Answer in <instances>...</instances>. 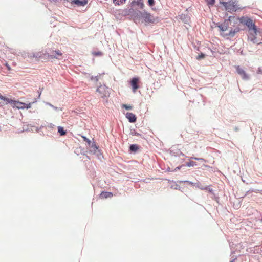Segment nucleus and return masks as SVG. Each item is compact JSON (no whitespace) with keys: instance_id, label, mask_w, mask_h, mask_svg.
<instances>
[{"instance_id":"f257e3e1","label":"nucleus","mask_w":262,"mask_h":262,"mask_svg":"<svg viewBox=\"0 0 262 262\" xmlns=\"http://www.w3.org/2000/svg\"><path fill=\"white\" fill-rule=\"evenodd\" d=\"M129 12L132 13V16L134 20H137L142 18L146 25L156 24L159 21L158 17H155L150 13L147 11L142 12L141 11H135L132 8L129 9Z\"/></svg>"},{"instance_id":"f03ea898","label":"nucleus","mask_w":262,"mask_h":262,"mask_svg":"<svg viewBox=\"0 0 262 262\" xmlns=\"http://www.w3.org/2000/svg\"><path fill=\"white\" fill-rule=\"evenodd\" d=\"M228 20L233 23H237L239 21L241 24L246 25L248 28L249 31L252 29L255 30V28H256L255 24L253 23V20L248 17L242 16L239 18H237L235 16H229Z\"/></svg>"},{"instance_id":"7ed1b4c3","label":"nucleus","mask_w":262,"mask_h":262,"mask_svg":"<svg viewBox=\"0 0 262 262\" xmlns=\"http://www.w3.org/2000/svg\"><path fill=\"white\" fill-rule=\"evenodd\" d=\"M221 3L224 6L226 10L229 12H235L237 9L236 4L232 1H230L228 2H221Z\"/></svg>"},{"instance_id":"20e7f679","label":"nucleus","mask_w":262,"mask_h":262,"mask_svg":"<svg viewBox=\"0 0 262 262\" xmlns=\"http://www.w3.org/2000/svg\"><path fill=\"white\" fill-rule=\"evenodd\" d=\"M97 92L102 98H107L110 96L108 88L105 85H100L97 89Z\"/></svg>"},{"instance_id":"39448f33","label":"nucleus","mask_w":262,"mask_h":262,"mask_svg":"<svg viewBox=\"0 0 262 262\" xmlns=\"http://www.w3.org/2000/svg\"><path fill=\"white\" fill-rule=\"evenodd\" d=\"M250 32L248 35V39L252 41L254 43L260 44V42H258L256 40V35H257V29L255 28V29H252L250 31Z\"/></svg>"},{"instance_id":"423d86ee","label":"nucleus","mask_w":262,"mask_h":262,"mask_svg":"<svg viewBox=\"0 0 262 262\" xmlns=\"http://www.w3.org/2000/svg\"><path fill=\"white\" fill-rule=\"evenodd\" d=\"M139 79L137 77L133 78L130 81V85L134 93H135L137 89L139 88Z\"/></svg>"},{"instance_id":"0eeeda50","label":"nucleus","mask_w":262,"mask_h":262,"mask_svg":"<svg viewBox=\"0 0 262 262\" xmlns=\"http://www.w3.org/2000/svg\"><path fill=\"white\" fill-rule=\"evenodd\" d=\"M236 70L237 73L242 77L244 80H248L249 78L248 75L246 73L244 69L239 66L236 67Z\"/></svg>"},{"instance_id":"6e6552de","label":"nucleus","mask_w":262,"mask_h":262,"mask_svg":"<svg viewBox=\"0 0 262 262\" xmlns=\"http://www.w3.org/2000/svg\"><path fill=\"white\" fill-rule=\"evenodd\" d=\"M8 103L12 104L13 107H16L18 109L24 108L25 103L23 102H21L12 99H9Z\"/></svg>"},{"instance_id":"1a4fd4ad","label":"nucleus","mask_w":262,"mask_h":262,"mask_svg":"<svg viewBox=\"0 0 262 262\" xmlns=\"http://www.w3.org/2000/svg\"><path fill=\"white\" fill-rule=\"evenodd\" d=\"M240 31V29L238 27H236L234 29H231L230 30L228 34H221L224 36H230V37H233L236 34H237L238 32H239Z\"/></svg>"},{"instance_id":"9d476101","label":"nucleus","mask_w":262,"mask_h":262,"mask_svg":"<svg viewBox=\"0 0 262 262\" xmlns=\"http://www.w3.org/2000/svg\"><path fill=\"white\" fill-rule=\"evenodd\" d=\"M62 55V53L59 50H57L53 51L52 54L48 55V57L49 59H59V57L61 56Z\"/></svg>"},{"instance_id":"9b49d317","label":"nucleus","mask_w":262,"mask_h":262,"mask_svg":"<svg viewBox=\"0 0 262 262\" xmlns=\"http://www.w3.org/2000/svg\"><path fill=\"white\" fill-rule=\"evenodd\" d=\"M131 5L133 7L135 5H137L139 6L141 9H143L144 7L143 0H134L132 2Z\"/></svg>"},{"instance_id":"f8f14e48","label":"nucleus","mask_w":262,"mask_h":262,"mask_svg":"<svg viewBox=\"0 0 262 262\" xmlns=\"http://www.w3.org/2000/svg\"><path fill=\"white\" fill-rule=\"evenodd\" d=\"M126 117L128 119L129 121L131 123H134L136 121L137 117L136 115L132 113H127L126 114Z\"/></svg>"},{"instance_id":"ddd939ff","label":"nucleus","mask_w":262,"mask_h":262,"mask_svg":"<svg viewBox=\"0 0 262 262\" xmlns=\"http://www.w3.org/2000/svg\"><path fill=\"white\" fill-rule=\"evenodd\" d=\"M227 20H225L224 21V24H221L218 26V27L220 28V30L221 31H222L223 33L228 29V24L227 23Z\"/></svg>"},{"instance_id":"4468645a","label":"nucleus","mask_w":262,"mask_h":262,"mask_svg":"<svg viewBox=\"0 0 262 262\" xmlns=\"http://www.w3.org/2000/svg\"><path fill=\"white\" fill-rule=\"evenodd\" d=\"M73 2L78 6H85L88 3L87 0H73Z\"/></svg>"},{"instance_id":"2eb2a0df","label":"nucleus","mask_w":262,"mask_h":262,"mask_svg":"<svg viewBox=\"0 0 262 262\" xmlns=\"http://www.w3.org/2000/svg\"><path fill=\"white\" fill-rule=\"evenodd\" d=\"M0 99L3 101L2 102H0L1 103V105L3 106L7 104L10 99L6 98L0 94Z\"/></svg>"},{"instance_id":"dca6fc26","label":"nucleus","mask_w":262,"mask_h":262,"mask_svg":"<svg viewBox=\"0 0 262 262\" xmlns=\"http://www.w3.org/2000/svg\"><path fill=\"white\" fill-rule=\"evenodd\" d=\"M101 198H111L113 196V194L111 192H102L100 194V196Z\"/></svg>"},{"instance_id":"f3484780","label":"nucleus","mask_w":262,"mask_h":262,"mask_svg":"<svg viewBox=\"0 0 262 262\" xmlns=\"http://www.w3.org/2000/svg\"><path fill=\"white\" fill-rule=\"evenodd\" d=\"M58 132L61 136H63L66 134V132L64 130L63 128L61 126L58 127Z\"/></svg>"},{"instance_id":"a211bd4d","label":"nucleus","mask_w":262,"mask_h":262,"mask_svg":"<svg viewBox=\"0 0 262 262\" xmlns=\"http://www.w3.org/2000/svg\"><path fill=\"white\" fill-rule=\"evenodd\" d=\"M196 165H197L196 163L195 162L192 161H191L186 163V166L188 167H193L194 166H196Z\"/></svg>"},{"instance_id":"6ab92c4d","label":"nucleus","mask_w":262,"mask_h":262,"mask_svg":"<svg viewBox=\"0 0 262 262\" xmlns=\"http://www.w3.org/2000/svg\"><path fill=\"white\" fill-rule=\"evenodd\" d=\"M138 149V146L136 145L133 144L130 146V150L132 151H136Z\"/></svg>"},{"instance_id":"aec40b11","label":"nucleus","mask_w":262,"mask_h":262,"mask_svg":"<svg viewBox=\"0 0 262 262\" xmlns=\"http://www.w3.org/2000/svg\"><path fill=\"white\" fill-rule=\"evenodd\" d=\"M81 137L83 138V140L84 141L88 143V144H89V145L90 146L92 143L91 141L89 139H88L86 137H85V136H82Z\"/></svg>"},{"instance_id":"412c9836","label":"nucleus","mask_w":262,"mask_h":262,"mask_svg":"<svg viewBox=\"0 0 262 262\" xmlns=\"http://www.w3.org/2000/svg\"><path fill=\"white\" fill-rule=\"evenodd\" d=\"M215 0H207V3L208 5H213L215 3Z\"/></svg>"},{"instance_id":"4be33fe9","label":"nucleus","mask_w":262,"mask_h":262,"mask_svg":"<svg viewBox=\"0 0 262 262\" xmlns=\"http://www.w3.org/2000/svg\"><path fill=\"white\" fill-rule=\"evenodd\" d=\"M122 107L123 108H125L126 110H131V109H132V107H133L132 106L128 105L126 104H123Z\"/></svg>"},{"instance_id":"5701e85b","label":"nucleus","mask_w":262,"mask_h":262,"mask_svg":"<svg viewBox=\"0 0 262 262\" xmlns=\"http://www.w3.org/2000/svg\"><path fill=\"white\" fill-rule=\"evenodd\" d=\"M148 5L149 6L152 7L155 5V0H148Z\"/></svg>"},{"instance_id":"b1692460","label":"nucleus","mask_w":262,"mask_h":262,"mask_svg":"<svg viewBox=\"0 0 262 262\" xmlns=\"http://www.w3.org/2000/svg\"><path fill=\"white\" fill-rule=\"evenodd\" d=\"M32 103H29L28 104L25 103L24 108H30L31 107Z\"/></svg>"},{"instance_id":"393cba45","label":"nucleus","mask_w":262,"mask_h":262,"mask_svg":"<svg viewBox=\"0 0 262 262\" xmlns=\"http://www.w3.org/2000/svg\"><path fill=\"white\" fill-rule=\"evenodd\" d=\"M205 55L203 53H201L200 55H199L198 56L196 57V59L198 60H200L202 58H204Z\"/></svg>"},{"instance_id":"a878e982","label":"nucleus","mask_w":262,"mask_h":262,"mask_svg":"<svg viewBox=\"0 0 262 262\" xmlns=\"http://www.w3.org/2000/svg\"><path fill=\"white\" fill-rule=\"evenodd\" d=\"M92 147H93L94 149L98 148L95 143H92Z\"/></svg>"},{"instance_id":"bb28decb","label":"nucleus","mask_w":262,"mask_h":262,"mask_svg":"<svg viewBox=\"0 0 262 262\" xmlns=\"http://www.w3.org/2000/svg\"><path fill=\"white\" fill-rule=\"evenodd\" d=\"M194 159L199 161H203L204 159L203 158H193Z\"/></svg>"},{"instance_id":"cd10ccee","label":"nucleus","mask_w":262,"mask_h":262,"mask_svg":"<svg viewBox=\"0 0 262 262\" xmlns=\"http://www.w3.org/2000/svg\"><path fill=\"white\" fill-rule=\"evenodd\" d=\"M114 3H115L117 5H119V3L118 0H113Z\"/></svg>"},{"instance_id":"c85d7f7f","label":"nucleus","mask_w":262,"mask_h":262,"mask_svg":"<svg viewBox=\"0 0 262 262\" xmlns=\"http://www.w3.org/2000/svg\"><path fill=\"white\" fill-rule=\"evenodd\" d=\"M93 54L95 55H101V52H97V53H94Z\"/></svg>"},{"instance_id":"c756f323","label":"nucleus","mask_w":262,"mask_h":262,"mask_svg":"<svg viewBox=\"0 0 262 262\" xmlns=\"http://www.w3.org/2000/svg\"><path fill=\"white\" fill-rule=\"evenodd\" d=\"M6 66L7 67V69H8V70H9V71H10V70H11V68H10V67L8 65V63H6Z\"/></svg>"},{"instance_id":"7c9ffc66","label":"nucleus","mask_w":262,"mask_h":262,"mask_svg":"<svg viewBox=\"0 0 262 262\" xmlns=\"http://www.w3.org/2000/svg\"><path fill=\"white\" fill-rule=\"evenodd\" d=\"M201 189H206L207 190V187H205L204 188H201Z\"/></svg>"}]
</instances>
